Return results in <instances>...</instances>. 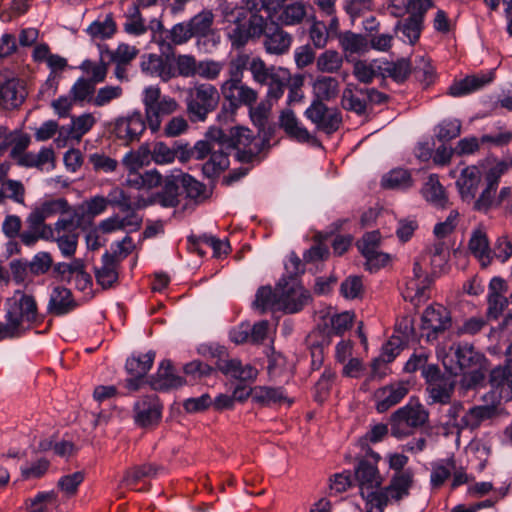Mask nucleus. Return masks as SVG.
<instances>
[{"label":"nucleus","instance_id":"f257e3e1","mask_svg":"<svg viewBox=\"0 0 512 512\" xmlns=\"http://www.w3.org/2000/svg\"><path fill=\"white\" fill-rule=\"evenodd\" d=\"M231 25L227 28V36L233 48H243L250 40L263 38L265 52L270 55H284L289 52L293 37L278 23L267 22L263 14L245 12L244 9L233 10L227 16Z\"/></svg>","mask_w":512,"mask_h":512},{"label":"nucleus","instance_id":"f03ea898","mask_svg":"<svg viewBox=\"0 0 512 512\" xmlns=\"http://www.w3.org/2000/svg\"><path fill=\"white\" fill-rule=\"evenodd\" d=\"M254 133L243 126L231 127L227 132L218 127H210L205 133V139L195 144V148L203 156L205 152L219 147L227 156L231 151L235 152V158L241 163H251L259 159L260 153L270 147V134L263 136Z\"/></svg>","mask_w":512,"mask_h":512},{"label":"nucleus","instance_id":"7ed1b4c3","mask_svg":"<svg viewBox=\"0 0 512 512\" xmlns=\"http://www.w3.org/2000/svg\"><path fill=\"white\" fill-rule=\"evenodd\" d=\"M37 319V304L32 295L17 290L7 299L5 320L10 321L21 336Z\"/></svg>","mask_w":512,"mask_h":512},{"label":"nucleus","instance_id":"20e7f679","mask_svg":"<svg viewBox=\"0 0 512 512\" xmlns=\"http://www.w3.org/2000/svg\"><path fill=\"white\" fill-rule=\"evenodd\" d=\"M388 100V96L375 88H364L348 83L343 89L341 106L358 116L366 115L373 105H380Z\"/></svg>","mask_w":512,"mask_h":512},{"label":"nucleus","instance_id":"39448f33","mask_svg":"<svg viewBox=\"0 0 512 512\" xmlns=\"http://www.w3.org/2000/svg\"><path fill=\"white\" fill-rule=\"evenodd\" d=\"M142 102L149 129L155 133L159 131L162 117L176 111L178 104L170 96L161 97V90L157 85H151L144 89Z\"/></svg>","mask_w":512,"mask_h":512},{"label":"nucleus","instance_id":"423d86ee","mask_svg":"<svg viewBox=\"0 0 512 512\" xmlns=\"http://www.w3.org/2000/svg\"><path fill=\"white\" fill-rule=\"evenodd\" d=\"M428 417L427 410L421 404L408 403L391 415V435L398 439L409 436L414 429L423 426Z\"/></svg>","mask_w":512,"mask_h":512},{"label":"nucleus","instance_id":"0eeeda50","mask_svg":"<svg viewBox=\"0 0 512 512\" xmlns=\"http://www.w3.org/2000/svg\"><path fill=\"white\" fill-rule=\"evenodd\" d=\"M153 41L158 44L160 52L164 57L157 54L144 56L141 61L142 71L151 76H157L163 81H168L176 77V68L172 63L170 55L172 47L167 43L166 39L161 38V35L158 37L156 32L153 34Z\"/></svg>","mask_w":512,"mask_h":512},{"label":"nucleus","instance_id":"6e6552de","mask_svg":"<svg viewBox=\"0 0 512 512\" xmlns=\"http://www.w3.org/2000/svg\"><path fill=\"white\" fill-rule=\"evenodd\" d=\"M380 455L368 448L367 456L357 460L354 467L353 481L360 489V494L365 495L366 490L378 489L382 484V477L377 464Z\"/></svg>","mask_w":512,"mask_h":512},{"label":"nucleus","instance_id":"1a4fd4ad","mask_svg":"<svg viewBox=\"0 0 512 512\" xmlns=\"http://www.w3.org/2000/svg\"><path fill=\"white\" fill-rule=\"evenodd\" d=\"M221 92L228 102V106L223 105L222 108V112L227 116H233L242 105L251 107L258 98V93L244 84L242 80H226L222 84Z\"/></svg>","mask_w":512,"mask_h":512},{"label":"nucleus","instance_id":"9d476101","mask_svg":"<svg viewBox=\"0 0 512 512\" xmlns=\"http://www.w3.org/2000/svg\"><path fill=\"white\" fill-rule=\"evenodd\" d=\"M452 325L450 311L441 304L428 306L421 317V337L427 341L436 340L440 334L448 330Z\"/></svg>","mask_w":512,"mask_h":512},{"label":"nucleus","instance_id":"9b49d317","mask_svg":"<svg viewBox=\"0 0 512 512\" xmlns=\"http://www.w3.org/2000/svg\"><path fill=\"white\" fill-rule=\"evenodd\" d=\"M304 115L317 129L326 134L336 132L342 123L341 112L335 107H328L320 99H313L310 106L305 110Z\"/></svg>","mask_w":512,"mask_h":512},{"label":"nucleus","instance_id":"f8f14e48","mask_svg":"<svg viewBox=\"0 0 512 512\" xmlns=\"http://www.w3.org/2000/svg\"><path fill=\"white\" fill-rule=\"evenodd\" d=\"M132 412L138 427L150 428L161 420L162 404L156 395H144L135 401Z\"/></svg>","mask_w":512,"mask_h":512},{"label":"nucleus","instance_id":"ddd939ff","mask_svg":"<svg viewBox=\"0 0 512 512\" xmlns=\"http://www.w3.org/2000/svg\"><path fill=\"white\" fill-rule=\"evenodd\" d=\"M280 292V310L287 313H296L303 309L311 299L310 293L296 280L281 279L277 284Z\"/></svg>","mask_w":512,"mask_h":512},{"label":"nucleus","instance_id":"4468645a","mask_svg":"<svg viewBox=\"0 0 512 512\" xmlns=\"http://www.w3.org/2000/svg\"><path fill=\"white\" fill-rule=\"evenodd\" d=\"M27 91L24 82L12 73H0V106L4 109L18 108L25 101Z\"/></svg>","mask_w":512,"mask_h":512},{"label":"nucleus","instance_id":"2eb2a0df","mask_svg":"<svg viewBox=\"0 0 512 512\" xmlns=\"http://www.w3.org/2000/svg\"><path fill=\"white\" fill-rule=\"evenodd\" d=\"M192 186V176L182 172L180 169L171 170L165 177L163 191L159 194L160 203L164 207H174L178 203L180 189H183L187 195H190Z\"/></svg>","mask_w":512,"mask_h":512},{"label":"nucleus","instance_id":"dca6fc26","mask_svg":"<svg viewBox=\"0 0 512 512\" xmlns=\"http://www.w3.org/2000/svg\"><path fill=\"white\" fill-rule=\"evenodd\" d=\"M214 15L211 11H202L194 16V38L198 49L210 52L219 42V35L212 28Z\"/></svg>","mask_w":512,"mask_h":512},{"label":"nucleus","instance_id":"f3484780","mask_svg":"<svg viewBox=\"0 0 512 512\" xmlns=\"http://www.w3.org/2000/svg\"><path fill=\"white\" fill-rule=\"evenodd\" d=\"M511 167L512 156L506 160L498 162L487 171L484 178L485 187L480 193L478 200L475 202L476 210H485L491 205L493 201V195L497 191L501 176L505 174Z\"/></svg>","mask_w":512,"mask_h":512},{"label":"nucleus","instance_id":"a211bd4d","mask_svg":"<svg viewBox=\"0 0 512 512\" xmlns=\"http://www.w3.org/2000/svg\"><path fill=\"white\" fill-rule=\"evenodd\" d=\"M482 181V173L480 169L475 166H466L460 169L459 175L456 180V187L459 191L460 197L464 202L473 203L475 209V202L478 200L476 195Z\"/></svg>","mask_w":512,"mask_h":512},{"label":"nucleus","instance_id":"6ab92c4d","mask_svg":"<svg viewBox=\"0 0 512 512\" xmlns=\"http://www.w3.org/2000/svg\"><path fill=\"white\" fill-rule=\"evenodd\" d=\"M379 244L380 234L378 231L366 233L357 243L369 270H378L389 261V255L378 250Z\"/></svg>","mask_w":512,"mask_h":512},{"label":"nucleus","instance_id":"aec40b11","mask_svg":"<svg viewBox=\"0 0 512 512\" xmlns=\"http://www.w3.org/2000/svg\"><path fill=\"white\" fill-rule=\"evenodd\" d=\"M447 357L456 363L460 372L471 368L484 367L486 361L484 355L468 343L454 344L450 348V354Z\"/></svg>","mask_w":512,"mask_h":512},{"label":"nucleus","instance_id":"412c9836","mask_svg":"<svg viewBox=\"0 0 512 512\" xmlns=\"http://www.w3.org/2000/svg\"><path fill=\"white\" fill-rule=\"evenodd\" d=\"M216 367L226 377L238 380L240 383L253 382L258 376L256 367L248 363L244 364L237 358H219Z\"/></svg>","mask_w":512,"mask_h":512},{"label":"nucleus","instance_id":"4be33fe9","mask_svg":"<svg viewBox=\"0 0 512 512\" xmlns=\"http://www.w3.org/2000/svg\"><path fill=\"white\" fill-rule=\"evenodd\" d=\"M194 118L205 120L206 115L218 105L220 95L211 84H200L194 87Z\"/></svg>","mask_w":512,"mask_h":512},{"label":"nucleus","instance_id":"5701e85b","mask_svg":"<svg viewBox=\"0 0 512 512\" xmlns=\"http://www.w3.org/2000/svg\"><path fill=\"white\" fill-rule=\"evenodd\" d=\"M427 11L417 10L396 23L394 31L400 40L410 45H414L419 40Z\"/></svg>","mask_w":512,"mask_h":512},{"label":"nucleus","instance_id":"b1692460","mask_svg":"<svg viewBox=\"0 0 512 512\" xmlns=\"http://www.w3.org/2000/svg\"><path fill=\"white\" fill-rule=\"evenodd\" d=\"M184 383L185 379L176 373L169 360L161 361L157 372L150 379V386L155 391H168Z\"/></svg>","mask_w":512,"mask_h":512},{"label":"nucleus","instance_id":"393cba45","mask_svg":"<svg viewBox=\"0 0 512 512\" xmlns=\"http://www.w3.org/2000/svg\"><path fill=\"white\" fill-rule=\"evenodd\" d=\"M146 128L142 114L138 111L126 117H119L115 121L114 132L119 139L127 142L138 139Z\"/></svg>","mask_w":512,"mask_h":512},{"label":"nucleus","instance_id":"a878e982","mask_svg":"<svg viewBox=\"0 0 512 512\" xmlns=\"http://www.w3.org/2000/svg\"><path fill=\"white\" fill-rule=\"evenodd\" d=\"M489 384L504 401L512 400V365L504 363L493 368L489 374Z\"/></svg>","mask_w":512,"mask_h":512},{"label":"nucleus","instance_id":"bb28decb","mask_svg":"<svg viewBox=\"0 0 512 512\" xmlns=\"http://www.w3.org/2000/svg\"><path fill=\"white\" fill-rule=\"evenodd\" d=\"M493 80V72L480 73L466 76L455 81L448 89V94L453 97H462L480 90Z\"/></svg>","mask_w":512,"mask_h":512},{"label":"nucleus","instance_id":"cd10ccee","mask_svg":"<svg viewBox=\"0 0 512 512\" xmlns=\"http://www.w3.org/2000/svg\"><path fill=\"white\" fill-rule=\"evenodd\" d=\"M414 484V473L411 469H406L405 472L395 473L389 482V485L384 489L389 495L391 501L399 503L404 498L410 495V489Z\"/></svg>","mask_w":512,"mask_h":512},{"label":"nucleus","instance_id":"c85d7f7f","mask_svg":"<svg viewBox=\"0 0 512 512\" xmlns=\"http://www.w3.org/2000/svg\"><path fill=\"white\" fill-rule=\"evenodd\" d=\"M31 143V137L20 130H13L8 133L0 134V156L10 148V157L15 161L28 148Z\"/></svg>","mask_w":512,"mask_h":512},{"label":"nucleus","instance_id":"c756f323","mask_svg":"<svg viewBox=\"0 0 512 512\" xmlns=\"http://www.w3.org/2000/svg\"><path fill=\"white\" fill-rule=\"evenodd\" d=\"M165 469L163 466L156 465L153 463H145L139 466H134L128 469L120 485L136 490V485L144 479L156 478L157 476L164 473Z\"/></svg>","mask_w":512,"mask_h":512},{"label":"nucleus","instance_id":"7c9ffc66","mask_svg":"<svg viewBox=\"0 0 512 512\" xmlns=\"http://www.w3.org/2000/svg\"><path fill=\"white\" fill-rule=\"evenodd\" d=\"M470 252L479 260L482 267H487L493 260L489 240L482 227L475 228L468 242Z\"/></svg>","mask_w":512,"mask_h":512},{"label":"nucleus","instance_id":"2f4dec72","mask_svg":"<svg viewBox=\"0 0 512 512\" xmlns=\"http://www.w3.org/2000/svg\"><path fill=\"white\" fill-rule=\"evenodd\" d=\"M77 306L71 291L63 286H56L52 289L47 309L56 316L65 315Z\"/></svg>","mask_w":512,"mask_h":512},{"label":"nucleus","instance_id":"473e14b6","mask_svg":"<svg viewBox=\"0 0 512 512\" xmlns=\"http://www.w3.org/2000/svg\"><path fill=\"white\" fill-rule=\"evenodd\" d=\"M151 29L153 30V34L156 32L157 36L159 37L161 35L162 37L164 31H163V25L158 20H153L151 22ZM166 38L170 39V42H168L171 45H182L190 40L192 38V19L175 24L169 31H165Z\"/></svg>","mask_w":512,"mask_h":512},{"label":"nucleus","instance_id":"72a5a7b5","mask_svg":"<svg viewBox=\"0 0 512 512\" xmlns=\"http://www.w3.org/2000/svg\"><path fill=\"white\" fill-rule=\"evenodd\" d=\"M408 393L407 387L402 384L385 386L375 393L376 409L379 413L386 412L392 406L398 404Z\"/></svg>","mask_w":512,"mask_h":512},{"label":"nucleus","instance_id":"f704fd0d","mask_svg":"<svg viewBox=\"0 0 512 512\" xmlns=\"http://www.w3.org/2000/svg\"><path fill=\"white\" fill-rule=\"evenodd\" d=\"M279 126L290 138L298 142H308L311 139L309 131L300 124L291 109H285L280 113Z\"/></svg>","mask_w":512,"mask_h":512},{"label":"nucleus","instance_id":"c9c22d12","mask_svg":"<svg viewBox=\"0 0 512 512\" xmlns=\"http://www.w3.org/2000/svg\"><path fill=\"white\" fill-rule=\"evenodd\" d=\"M455 383L451 377L441 378L436 382L429 383L426 386L427 403L432 404H448L451 401Z\"/></svg>","mask_w":512,"mask_h":512},{"label":"nucleus","instance_id":"e433bc0d","mask_svg":"<svg viewBox=\"0 0 512 512\" xmlns=\"http://www.w3.org/2000/svg\"><path fill=\"white\" fill-rule=\"evenodd\" d=\"M163 181L161 173L157 169H150L144 173L139 171L127 173L124 184L132 189L149 191L158 187Z\"/></svg>","mask_w":512,"mask_h":512},{"label":"nucleus","instance_id":"4c0bfd02","mask_svg":"<svg viewBox=\"0 0 512 512\" xmlns=\"http://www.w3.org/2000/svg\"><path fill=\"white\" fill-rule=\"evenodd\" d=\"M194 151H197L199 158H204L208 153H211L210 159L202 165L203 175L210 180L218 176L221 171L229 166L227 152L219 149V147H214V149L205 152L203 156H200V152L195 147Z\"/></svg>","mask_w":512,"mask_h":512},{"label":"nucleus","instance_id":"58836bf2","mask_svg":"<svg viewBox=\"0 0 512 512\" xmlns=\"http://www.w3.org/2000/svg\"><path fill=\"white\" fill-rule=\"evenodd\" d=\"M497 407L495 405H479L470 408L462 415V423L465 429H477L484 421L497 416Z\"/></svg>","mask_w":512,"mask_h":512},{"label":"nucleus","instance_id":"ea45409f","mask_svg":"<svg viewBox=\"0 0 512 512\" xmlns=\"http://www.w3.org/2000/svg\"><path fill=\"white\" fill-rule=\"evenodd\" d=\"M155 358V352L149 350L146 353L133 354L126 360L127 373L135 378H143L151 369Z\"/></svg>","mask_w":512,"mask_h":512},{"label":"nucleus","instance_id":"a19ab883","mask_svg":"<svg viewBox=\"0 0 512 512\" xmlns=\"http://www.w3.org/2000/svg\"><path fill=\"white\" fill-rule=\"evenodd\" d=\"M431 284V278H425L424 280L411 278L403 292L404 299L410 301L416 307L419 306L429 298L428 290Z\"/></svg>","mask_w":512,"mask_h":512},{"label":"nucleus","instance_id":"79ce46f5","mask_svg":"<svg viewBox=\"0 0 512 512\" xmlns=\"http://www.w3.org/2000/svg\"><path fill=\"white\" fill-rule=\"evenodd\" d=\"M59 214H61V216L52 227L53 235L63 233H77V229L82 218V215L78 212V210L69 206L67 203L65 211H61Z\"/></svg>","mask_w":512,"mask_h":512},{"label":"nucleus","instance_id":"37998d69","mask_svg":"<svg viewBox=\"0 0 512 512\" xmlns=\"http://www.w3.org/2000/svg\"><path fill=\"white\" fill-rule=\"evenodd\" d=\"M97 283L104 289L110 288L118 279L117 261L106 252L102 256V265L95 272Z\"/></svg>","mask_w":512,"mask_h":512},{"label":"nucleus","instance_id":"c03bdc74","mask_svg":"<svg viewBox=\"0 0 512 512\" xmlns=\"http://www.w3.org/2000/svg\"><path fill=\"white\" fill-rule=\"evenodd\" d=\"M274 71L275 73L272 74L271 78L264 84L268 86L267 98L270 100L280 99L292 80V75L288 69L278 67V69Z\"/></svg>","mask_w":512,"mask_h":512},{"label":"nucleus","instance_id":"a18cd8bd","mask_svg":"<svg viewBox=\"0 0 512 512\" xmlns=\"http://www.w3.org/2000/svg\"><path fill=\"white\" fill-rule=\"evenodd\" d=\"M432 6V0H390L388 10L392 16L401 18L417 10H429Z\"/></svg>","mask_w":512,"mask_h":512},{"label":"nucleus","instance_id":"49530a36","mask_svg":"<svg viewBox=\"0 0 512 512\" xmlns=\"http://www.w3.org/2000/svg\"><path fill=\"white\" fill-rule=\"evenodd\" d=\"M405 344L400 338L392 337L382 348L381 355L372 362V377L382 378L383 373L379 372L382 365L392 362L399 354L400 346Z\"/></svg>","mask_w":512,"mask_h":512},{"label":"nucleus","instance_id":"de8ad7c7","mask_svg":"<svg viewBox=\"0 0 512 512\" xmlns=\"http://www.w3.org/2000/svg\"><path fill=\"white\" fill-rule=\"evenodd\" d=\"M96 120L91 113H83L77 117H71V124L60 128V134L66 133L71 139L80 140L91 130Z\"/></svg>","mask_w":512,"mask_h":512},{"label":"nucleus","instance_id":"09e8293b","mask_svg":"<svg viewBox=\"0 0 512 512\" xmlns=\"http://www.w3.org/2000/svg\"><path fill=\"white\" fill-rule=\"evenodd\" d=\"M314 99L321 102L334 99L339 93V81L331 76H317L313 83Z\"/></svg>","mask_w":512,"mask_h":512},{"label":"nucleus","instance_id":"8fccbe9b","mask_svg":"<svg viewBox=\"0 0 512 512\" xmlns=\"http://www.w3.org/2000/svg\"><path fill=\"white\" fill-rule=\"evenodd\" d=\"M285 391L281 387L255 386L254 402L261 406H271L287 401Z\"/></svg>","mask_w":512,"mask_h":512},{"label":"nucleus","instance_id":"3c124183","mask_svg":"<svg viewBox=\"0 0 512 512\" xmlns=\"http://www.w3.org/2000/svg\"><path fill=\"white\" fill-rule=\"evenodd\" d=\"M382 77H390L397 83H403L412 73V65L408 59L402 58L396 62L381 63Z\"/></svg>","mask_w":512,"mask_h":512},{"label":"nucleus","instance_id":"603ef678","mask_svg":"<svg viewBox=\"0 0 512 512\" xmlns=\"http://www.w3.org/2000/svg\"><path fill=\"white\" fill-rule=\"evenodd\" d=\"M253 307L261 313L269 309L280 310V293L273 291L270 286L260 287L256 292Z\"/></svg>","mask_w":512,"mask_h":512},{"label":"nucleus","instance_id":"864d4df0","mask_svg":"<svg viewBox=\"0 0 512 512\" xmlns=\"http://www.w3.org/2000/svg\"><path fill=\"white\" fill-rule=\"evenodd\" d=\"M277 17L278 21L286 26L297 25L306 15L305 6L300 2L283 5Z\"/></svg>","mask_w":512,"mask_h":512},{"label":"nucleus","instance_id":"5fc2aeb1","mask_svg":"<svg viewBox=\"0 0 512 512\" xmlns=\"http://www.w3.org/2000/svg\"><path fill=\"white\" fill-rule=\"evenodd\" d=\"M423 197L435 206L443 207L446 202V196L443 186L440 184L436 175H430L428 181L422 188Z\"/></svg>","mask_w":512,"mask_h":512},{"label":"nucleus","instance_id":"6e6d98bb","mask_svg":"<svg viewBox=\"0 0 512 512\" xmlns=\"http://www.w3.org/2000/svg\"><path fill=\"white\" fill-rule=\"evenodd\" d=\"M381 184L387 189L404 190L412 186V179L407 170L394 169L382 178Z\"/></svg>","mask_w":512,"mask_h":512},{"label":"nucleus","instance_id":"4d7b16f0","mask_svg":"<svg viewBox=\"0 0 512 512\" xmlns=\"http://www.w3.org/2000/svg\"><path fill=\"white\" fill-rule=\"evenodd\" d=\"M79 68L85 74L86 80H89L93 85L102 83L107 76V65L103 61H92L89 59L84 60Z\"/></svg>","mask_w":512,"mask_h":512},{"label":"nucleus","instance_id":"13d9d810","mask_svg":"<svg viewBox=\"0 0 512 512\" xmlns=\"http://www.w3.org/2000/svg\"><path fill=\"white\" fill-rule=\"evenodd\" d=\"M353 74L358 81L369 84L375 77L382 76L381 63L377 61L371 63L358 61L354 64Z\"/></svg>","mask_w":512,"mask_h":512},{"label":"nucleus","instance_id":"bf43d9fd","mask_svg":"<svg viewBox=\"0 0 512 512\" xmlns=\"http://www.w3.org/2000/svg\"><path fill=\"white\" fill-rule=\"evenodd\" d=\"M96 86L86 80L85 77H80L70 88V95L76 101V103H90L92 105V99L94 98Z\"/></svg>","mask_w":512,"mask_h":512},{"label":"nucleus","instance_id":"052dcab7","mask_svg":"<svg viewBox=\"0 0 512 512\" xmlns=\"http://www.w3.org/2000/svg\"><path fill=\"white\" fill-rule=\"evenodd\" d=\"M339 42L343 50L351 54L364 52L368 47V40L365 36L351 31L342 33L339 36Z\"/></svg>","mask_w":512,"mask_h":512},{"label":"nucleus","instance_id":"680f3d73","mask_svg":"<svg viewBox=\"0 0 512 512\" xmlns=\"http://www.w3.org/2000/svg\"><path fill=\"white\" fill-rule=\"evenodd\" d=\"M343 65V58L335 50H326L319 55L316 61L317 69L323 73H335Z\"/></svg>","mask_w":512,"mask_h":512},{"label":"nucleus","instance_id":"e2e57ef3","mask_svg":"<svg viewBox=\"0 0 512 512\" xmlns=\"http://www.w3.org/2000/svg\"><path fill=\"white\" fill-rule=\"evenodd\" d=\"M116 30L115 22L111 15H106L103 20L97 19L92 22L88 28L87 33L98 39L110 38Z\"/></svg>","mask_w":512,"mask_h":512},{"label":"nucleus","instance_id":"0e129e2a","mask_svg":"<svg viewBox=\"0 0 512 512\" xmlns=\"http://www.w3.org/2000/svg\"><path fill=\"white\" fill-rule=\"evenodd\" d=\"M366 500L367 512H383L388 502L391 500L385 489L366 490L365 495H361Z\"/></svg>","mask_w":512,"mask_h":512},{"label":"nucleus","instance_id":"69168bd1","mask_svg":"<svg viewBox=\"0 0 512 512\" xmlns=\"http://www.w3.org/2000/svg\"><path fill=\"white\" fill-rule=\"evenodd\" d=\"M277 69L278 67L275 66H267L260 57H254L252 58L249 71L251 72L253 80L263 85L271 78L272 74L275 73L274 70Z\"/></svg>","mask_w":512,"mask_h":512},{"label":"nucleus","instance_id":"338daca9","mask_svg":"<svg viewBox=\"0 0 512 512\" xmlns=\"http://www.w3.org/2000/svg\"><path fill=\"white\" fill-rule=\"evenodd\" d=\"M333 335L329 326L317 327L308 335L310 350L320 349L324 352V349L331 344Z\"/></svg>","mask_w":512,"mask_h":512},{"label":"nucleus","instance_id":"774afa93","mask_svg":"<svg viewBox=\"0 0 512 512\" xmlns=\"http://www.w3.org/2000/svg\"><path fill=\"white\" fill-rule=\"evenodd\" d=\"M149 152L153 162L158 165H166L172 163L177 155L175 147L170 148L164 142H156Z\"/></svg>","mask_w":512,"mask_h":512}]
</instances>
